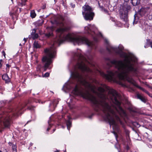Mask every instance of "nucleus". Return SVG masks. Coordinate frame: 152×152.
<instances>
[{"instance_id": "nucleus-40", "label": "nucleus", "mask_w": 152, "mask_h": 152, "mask_svg": "<svg viewBox=\"0 0 152 152\" xmlns=\"http://www.w3.org/2000/svg\"><path fill=\"white\" fill-rule=\"evenodd\" d=\"M100 34L101 35V36L102 37V35L101 33H100Z\"/></svg>"}, {"instance_id": "nucleus-36", "label": "nucleus", "mask_w": 152, "mask_h": 152, "mask_svg": "<svg viewBox=\"0 0 152 152\" xmlns=\"http://www.w3.org/2000/svg\"><path fill=\"white\" fill-rule=\"evenodd\" d=\"M105 42L107 43H108V41L106 39H105Z\"/></svg>"}, {"instance_id": "nucleus-33", "label": "nucleus", "mask_w": 152, "mask_h": 152, "mask_svg": "<svg viewBox=\"0 0 152 152\" xmlns=\"http://www.w3.org/2000/svg\"><path fill=\"white\" fill-rule=\"evenodd\" d=\"M113 132V133H114V134L115 135V136L116 138L117 139V135H116V133H115V132Z\"/></svg>"}, {"instance_id": "nucleus-18", "label": "nucleus", "mask_w": 152, "mask_h": 152, "mask_svg": "<svg viewBox=\"0 0 152 152\" xmlns=\"http://www.w3.org/2000/svg\"><path fill=\"white\" fill-rule=\"evenodd\" d=\"M36 16V14L34 10L31 11L30 16L32 18H35Z\"/></svg>"}, {"instance_id": "nucleus-2", "label": "nucleus", "mask_w": 152, "mask_h": 152, "mask_svg": "<svg viewBox=\"0 0 152 152\" xmlns=\"http://www.w3.org/2000/svg\"><path fill=\"white\" fill-rule=\"evenodd\" d=\"M108 50L110 52L114 51L119 54L121 57L124 58L123 61L121 60L116 61L115 60L111 61L109 58L106 60L107 64L109 66H111L112 64H114L117 68L118 71H108L107 74H105L104 72L99 71L100 75L104 78L109 81H114L116 78L120 79L127 80L128 82L144 91L147 94L149 92L142 88L137 85L136 82L129 75L130 73H134L135 75L137 74V70L134 67V63L136 59L133 55H127L126 53L122 51L123 48L118 47L114 48L111 46L107 47Z\"/></svg>"}, {"instance_id": "nucleus-21", "label": "nucleus", "mask_w": 152, "mask_h": 152, "mask_svg": "<svg viewBox=\"0 0 152 152\" xmlns=\"http://www.w3.org/2000/svg\"><path fill=\"white\" fill-rule=\"evenodd\" d=\"M57 24L59 25L60 27L63 26H64V24L63 22L61 21H59L57 23Z\"/></svg>"}, {"instance_id": "nucleus-23", "label": "nucleus", "mask_w": 152, "mask_h": 152, "mask_svg": "<svg viewBox=\"0 0 152 152\" xmlns=\"http://www.w3.org/2000/svg\"><path fill=\"white\" fill-rule=\"evenodd\" d=\"M16 9L15 10V12L16 13L20 12L21 11V10L20 8H16Z\"/></svg>"}, {"instance_id": "nucleus-26", "label": "nucleus", "mask_w": 152, "mask_h": 152, "mask_svg": "<svg viewBox=\"0 0 152 152\" xmlns=\"http://www.w3.org/2000/svg\"><path fill=\"white\" fill-rule=\"evenodd\" d=\"M49 75V73L48 72H47L44 74V76L45 77H48Z\"/></svg>"}, {"instance_id": "nucleus-6", "label": "nucleus", "mask_w": 152, "mask_h": 152, "mask_svg": "<svg viewBox=\"0 0 152 152\" xmlns=\"http://www.w3.org/2000/svg\"><path fill=\"white\" fill-rule=\"evenodd\" d=\"M75 56H77L79 59V61L76 66L77 68L82 72H92L91 70L87 66V64H89L90 62L87 60L86 56L84 57L83 55L79 53H76Z\"/></svg>"}, {"instance_id": "nucleus-52", "label": "nucleus", "mask_w": 152, "mask_h": 152, "mask_svg": "<svg viewBox=\"0 0 152 152\" xmlns=\"http://www.w3.org/2000/svg\"><path fill=\"white\" fill-rule=\"evenodd\" d=\"M55 1V0H54Z\"/></svg>"}, {"instance_id": "nucleus-27", "label": "nucleus", "mask_w": 152, "mask_h": 152, "mask_svg": "<svg viewBox=\"0 0 152 152\" xmlns=\"http://www.w3.org/2000/svg\"><path fill=\"white\" fill-rule=\"evenodd\" d=\"M2 53L3 54V55L4 56V58H5L6 54H5V52L4 51H3L2 52Z\"/></svg>"}, {"instance_id": "nucleus-38", "label": "nucleus", "mask_w": 152, "mask_h": 152, "mask_svg": "<svg viewBox=\"0 0 152 152\" xmlns=\"http://www.w3.org/2000/svg\"><path fill=\"white\" fill-rule=\"evenodd\" d=\"M125 2H128L129 1V0H124Z\"/></svg>"}, {"instance_id": "nucleus-37", "label": "nucleus", "mask_w": 152, "mask_h": 152, "mask_svg": "<svg viewBox=\"0 0 152 152\" xmlns=\"http://www.w3.org/2000/svg\"><path fill=\"white\" fill-rule=\"evenodd\" d=\"M50 129V127H48L47 129V131H48Z\"/></svg>"}, {"instance_id": "nucleus-51", "label": "nucleus", "mask_w": 152, "mask_h": 152, "mask_svg": "<svg viewBox=\"0 0 152 152\" xmlns=\"http://www.w3.org/2000/svg\"><path fill=\"white\" fill-rule=\"evenodd\" d=\"M12 1L13 0H11Z\"/></svg>"}, {"instance_id": "nucleus-14", "label": "nucleus", "mask_w": 152, "mask_h": 152, "mask_svg": "<svg viewBox=\"0 0 152 152\" xmlns=\"http://www.w3.org/2000/svg\"><path fill=\"white\" fill-rule=\"evenodd\" d=\"M146 41V42L144 45V47L145 48H148L149 46L150 45H151L152 43V42L149 39H147Z\"/></svg>"}, {"instance_id": "nucleus-30", "label": "nucleus", "mask_w": 152, "mask_h": 152, "mask_svg": "<svg viewBox=\"0 0 152 152\" xmlns=\"http://www.w3.org/2000/svg\"><path fill=\"white\" fill-rule=\"evenodd\" d=\"M93 115L92 114V115H90L89 116H88V118H90V119L91 118H92V116H93Z\"/></svg>"}, {"instance_id": "nucleus-22", "label": "nucleus", "mask_w": 152, "mask_h": 152, "mask_svg": "<svg viewBox=\"0 0 152 152\" xmlns=\"http://www.w3.org/2000/svg\"><path fill=\"white\" fill-rule=\"evenodd\" d=\"M12 148L14 151H15L16 152H17L16 146L15 145H13L12 146Z\"/></svg>"}, {"instance_id": "nucleus-13", "label": "nucleus", "mask_w": 152, "mask_h": 152, "mask_svg": "<svg viewBox=\"0 0 152 152\" xmlns=\"http://www.w3.org/2000/svg\"><path fill=\"white\" fill-rule=\"evenodd\" d=\"M2 79L4 80L6 82H8L10 81V79L7 75L4 74L2 76Z\"/></svg>"}, {"instance_id": "nucleus-39", "label": "nucleus", "mask_w": 152, "mask_h": 152, "mask_svg": "<svg viewBox=\"0 0 152 152\" xmlns=\"http://www.w3.org/2000/svg\"><path fill=\"white\" fill-rule=\"evenodd\" d=\"M148 95H149V96H150L152 97V96L151 95V94H148Z\"/></svg>"}, {"instance_id": "nucleus-46", "label": "nucleus", "mask_w": 152, "mask_h": 152, "mask_svg": "<svg viewBox=\"0 0 152 152\" xmlns=\"http://www.w3.org/2000/svg\"><path fill=\"white\" fill-rule=\"evenodd\" d=\"M20 45V46H22L21 44H20V45Z\"/></svg>"}, {"instance_id": "nucleus-10", "label": "nucleus", "mask_w": 152, "mask_h": 152, "mask_svg": "<svg viewBox=\"0 0 152 152\" xmlns=\"http://www.w3.org/2000/svg\"><path fill=\"white\" fill-rule=\"evenodd\" d=\"M150 10L148 7H142L139 11V14L142 16L146 14Z\"/></svg>"}, {"instance_id": "nucleus-50", "label": "nucleus", "mask_w": 152, "mask_h": 152, "mask_svg": "<svg viewBox=\"0 0 152 152\" xmlns=\"http://www.w3.org/2000/svg\"><path fill=\"white\" fill-rule=\"evenodd\" d=\"M31 145H32V144H31Z\"/></svg>"}, {"instance_id": "nucleus-41", "label": "nucleus", "mask_w": 152, "mask_h": 152, "mask_svg": "<svg viewBox=\"0 0 152 152\" xmlns=\"http://www.w3.org/2000/svg\"><path fill=\"white\" fill-rule=\"evenodd\" d=\"M151 47L152 48V44H151Z\"/></svg>"}, {"instance_id": "nucleus-16", "label": "nucleus", "mask_w": 152, "mask_h": 152, "mask_svg": "<svg viewBox=\"0 0 152 152\" xmlns=\"http://www.w3.org/2000/svg\"><path fill=\"white\" fill-rule=\"evenodd\" d=\"M71 118L69 117H68V120L66 122V125L68 129L69 130L71 125V122L70 121Z\"/></svg>"}, {"instance_id": "nucleus-48", "label": "nucleus", "mask_w": 152, "mask_h": 152, "mask_svg": "<svg viewBox=\"0 0 152 152\" xmlns=\"http://www.w3.org/2000/svg\"><path fill=\"white\" fill-rule=\"evenodd\" d=\"M98 4H99V2Z\"/></svg>"}, {"instance_id": "nucleus-8", "label": "nucleus", "mask_w": 152, "mask_h": 152, "mask_svg": "<svg viewBox=\"0 0 152 152\" xmlns=\"http://www.w3.org/2000/svg\"><path fill=\"white\" fill-rule=\"evenodd\" d=\"M131 7L129 4L124 2L120 11V17L125 22L128 21V13L130 10Z\"/></svg>"}, {"instance_id": "nucleus-43", "label": "nucleus", "mask_w": 152, "mask_h": 152, "mask_svg": "<svg viewBox=\"0 0 152 152\" xmlns=\"http://www.w3.org/2000/svg\"><path fill=\"white\" fill-rule=\"evenodd\" d=\"M48 124L50 125V122L49 121L48 122Z\"/></svg>"}, {"instance_id": "nucleus-25", "label": "nucleus", "mask_w": 152, "mask_h": 152, "mask_svg": "<svg viewBox=\"0 0 152 152\" xmlns=\"http://www.w3.org/2000/svg\"><path fill=\"white\" fill-rule=\"evenodd\" d=\"M34 107L32 106H31V107H28V109L31 111L34 110Z\"/></svg>"}, {"instance_id": "nucleus-19", "label": "nucleus", "mask_w": 152, "mask_h": 152, "mask_svg": "<svg viewBox=\"0 0 152 152\" xmlns=\"http://www.w3.org/2000/svg\"><path fill=\"white\" fill-rule=\"evenodd\" d=\"M33 46L34 48H39L40 45L38 42L36 41H35L33 44Z\"/></svg>"}, {"instance_id": "nucleus-7", "label": "nucleus", "mask_w": 152, "mask_h": 152, "mask_svg": "<svg viewBox=\"0 0 152 152\" xmlns=\"http://www.w3.org/2000/svg\"><path fill=\"white\" fill-rule=\"evenodd\" d=\"M82 14L84 15L85 19L87 20H93L94 16L93 9L89 5L86 4L82 7Z\"/></svg>"}, {"instance_id": "nucleus-5", "label": "nucleus", "mask_w": 152, "mask_h": 152, "mask_svg": "<svg viewBox=\"0 0 152 152\" xmlns=\"http://www.w3.org/2000/svg\"><path fill=\"white\" fill-rule=\"evenodd\" d=\"M21 108H18L16 109H14L12 110V113L8 114L7 113L4 114L1 117V121L3 122V125L2 128H9L10 124V115L12 114L14 116L17 117L21 113L20 110Z\"/></svg>"}, {"instance_id": "nucleus-12", "label": "nucleus", "mask_w": 152, "mask_h": 152, "mask_svg": "<svg viewBox=\"0 0 152 152\" xmlns=\"http://www.w3.org/2000/svg\"><path fill=\"white\" fill-rule=\"evenodd\" d=\"M31 34L32 38L33 39H37L39 37L38 34L37 33H36V30L35 29L33 30Z\"/></svg>"}, {"instance_id": "nucleus-17", "label": "nucleus", "mask_w": 152, "mask_h": 152, "mask_svg": "<svg viewBox=\"0 0 152 152\" xmlns=\"http://www.w3.org/2000/svg\"><path fill=\"white\" fill-rule=\"evenodd\" d=\"M137 98L140 99L143 102H145L146 100V99L143 96H142V95H141L139 94H137Z\"/></svg>"}, {"instance_id": "nucleus-31", "label": "nucleus", "mask_w": 152, "mask_h": 152, "mask_svg": "<svg viewBox=\"0 0 152 152\" xmlns=\"http://www.w3.org/2000/svg\"><path fill=\"white\" fill-rule=\"evenodd\" d=\"M60 17L61 18V21H63L64 19V18L62 16H60Z\"/></svg>"}, {"instance_id": "nucleus-49", "label": "nucleus", "mask_w": 152, "mask_h": 152, "mask_svg": "<svg viewBox=\"0 0 152 152\" xmlns=\"http://www.w3.org/2000/svg\"><path fill=\"white\" fill-rule=\"evenodd\" d=\"M31 145H32V144H31Z\"/></svg>"}, {"instance_id": "nucleus-47", "label": "nucleus", "mask_w": 152, "mask_h": 152, "mask_svg": "<svg viewBox=\"0 0 152 152\" xmlns=\"http://www.w3.org/2000/svg\"><path fill=\"white\" fill-rule=\"evenodd\" d=\"M142 29H144V27H142Z\"/></svg>"}, {"instance_id": "nucleus-4", "label": "nucleus", "mask_w": 152, "mask_h": 152, "mask_svg": "<svg viewBox=\"0 0 152 152\" xmlns=\"http://www.w3.org/2000/svg\"><path fill=\"white\" fill-rule=\"evenodd\" d=\"M54 43L50 48H46L45 50V55L42 59V63L44 65V71L48 68L51 63V58H53L56 53Z\"/></svg>"}, {"instance_id": "nucleus-11", "label": "nucleus", "mask_w": 152, "mask_h": 152, "mask_svg": "<svg viewBox=\"0 0 152 152\" xmlns=\"http://www.w3.org/2000/svg\"><path fill=\"white\" fill-rule=\"evenodd\" d=\"M54 29V28L53 26H51L49 27L48 28V30L50 31H51L49 32L48 33L45 34V36L48 37H49L50 36H53V33L52 32V31H53Z\"/></svg>"}, {"instance_id": "nucleus-3", "label": "nucleus", "mask_w": 152, "mask_h": 152, "mask_svg": "<svg viewBox=\"0 0 152 152\" xmlns=\"http://www.w3.org/2000/svg\"><path fill=\"white\" fill-rule=\"evenodd\" d=\"M68 29L69 28L67 27L58 28L56 31L57 37L55 42L60 44L64 41L67 40L73 42L75 45L77 44L80 45L85 44L91 48L94 46L93 42L89 41L85 37L80 36H73L70 34L64 35L63 33Z\"/></svg>"}, {"instance_id": "nucleus-34", "label": "nucleus", "mask_w": 152, "mask_h": 152, "mask_svg": "<svg viewBox=\"0 0 152 152\" xmlns=\"http://www.w3.org/2000/svg\"><path fill=\"white\" fill-rule=\"evenodd\" d=\"M38 68H39V70H40V68H41L42 67V66L39 65V66H38Z\"/></svg>"}, {"instance_id": "nucleus-44", "label": "nucleus", "mask_w": 152, "mask_h": 152, "mask_svg": "<svg viewBox=\"0 0 152 152\" xmlns=\"http://www.w3.org/2000/svg\"><path fill=\"white\" fill-rule=\"evenodd\" d=\"M135 23V21L133 22V24H134Z\"/></svg>"}, {"instance_id": "nucleus-15", "label": "nucleus", "mask_w": 152, "mask_h": 152, "mask_svg": "<svg viewBox=\"0 0 152 152\" xmlns=\"http://www.w3.org/2000/svg\"><path fill=\"white\" fill-rule=\"evenodd\" d=\"M140 0H131V3L134 6H136L140 4Z\"/></svg>"}, {"instance_id": "nucleus-42", "label": "nucleus", "mask_w": 152, "mask_h": 152, "mask_svg": "<svg viewBox=\"0 0 152 152\" xmlns=\"http://www.w3.org/2000/svg\"><path fill=\"white\" fill-rule=\"evenodd\" d=\"M7 66H8V67H9V65H8V64H7L6 65Z\"/></svg>"}, {"instance_id": "nucleus-29", "label": "nucleus", "mask_w": 152, "mask_h": 152, "mask_svg": "<svg viewBox=\"0 0 152 152\" xmlns=\"http://www.w3.org/2000/svg\"><path fill=\"white\" fill-rule=\"evenodd\" d=\"M43 23H44V21L43 20H42V21L41 23H38V25L39 26H41Z\"/></svg>"}, {"instance_id": "nucleus-24", "label": "nucleus", "mask_w": 152, "mask_h": 152, "mask_svg": "<svg viewBox=\"0 0 152 152\" xmlns=\"http://www.w3.org/2000/svg\"><path fill=\"white\" fill-rule=\"evenodd\" d=\"M22 2H21V6L24 5H25V3L26 2L27 0H21Z\"/></svg>"}, {"instance_id": "nucleus-35", "label": "nucleus", "mask_w": 152, "mask_h": 152, "mask_svg": "<svg viewBox=\"0 0 152 152\" xmlns=\"http://www.w3.org/2000/svg\"><path fill=\"white\" fill-rule=\"evenodd\" d=\"M86 56L89 59V60L90 61L91 59L89 57H88L87 56Z\"/></svg>"}, {"instance_id": "nucleus-9", "label": "nucleus", "mask_w": 152, "mask_h": 152, "mask_svg": "<svg viewBox=\"0 0 152 152\" xmlns=\"http://www.w3.org/2000/svg\"><path fill=\"white\" fill-rule=\"evenodd\" d=\"M95 28V27L94 25L91 26L89 25L88 26L85 27V29L88 34H91L93 36L94 33L92 30H94Z\"/></svg>"}, {"instance_id": "nucleus-1", "label": "nucleus", "mask_w": 152, "mask_h": 152, "mask_svg": "<svg viewBox=\"0 0 152 152\" xmlns=\"http://www.w3.org/2000/svg\"><path fill=\"white\" fill-rule=\"evenodd\" d=\"M73 77L79 82L87 88L84 92H83L77 85H76L73 91L76 94H81L84 98L90 100L96 107L102 110L105 118L110 125L117 127L115 120L120 121L117 113L125 115L124 110L120 106V96L113 89L109 90L108 95L107 96L104 91L107 89L106 85L101 84V86L96 87L92 83L96 84L98 82L95 79L91 78L85 74L81 75L76 71L72 73Z\"/></svg>"}, {"instance_id": "nucleus-28", "label": "nucleus", "mask_w": 152, "mask_h": 152, "mask_svg": "<svg viewBox=\"0 0 152 152\" xmlns=\"http://www.w3.org/2000/svg\"><path fill=\"white\" fill-rule=\"evenodd\" d=\"M46 4H44L42 7V8L43 9H44L46 8Z\"/></svg>"}, {"instance_id": "nucleus-32", "label": "nucleus", "mask_w": 152, "mask_h": 152, "mask_svg": "<svg viewBox=\"0 0 152 152\" xmlns=\"http://www.w3.org/2000/svg\"><path fill=\"white\" fill-rule=\"evenodd\" d=\"M23 40L24 41V42L23 43V44H24L27 41V39H26L25 38H24V39H23Z\"/></svg>"}, {"instance_id": "nucleus-45", "label": "nucleus", "mask_w": 152, "mask_h": 152, "mask_svg": "<svg viewBox=\"0 0 152 152\" xmlns=\"http://www.w3.org/2000/svg\"><path fill=\"white\" fill-rule=\"evenodd\" d=\"M53 132L55 131V129H53Z\"/></svg>"}, {"instance_id": "nucleus-20", "label": "nucleus", "mask_w": 152, "mask_h": 152, "mask_svg": "<svg viewBox=\"0 0 152 152\" xmlns=\"http://www.w3.org/2000/svg\"><path fill=\"white\" fill-rule=\"evenodd\" d=\"M55 101V100L52 103H51L50 104V105H49L50 107L52 106V107L53 108L52 109H51V110H53L54 109L55 107H54V102Z\"/></svg>"}]
</instances>
